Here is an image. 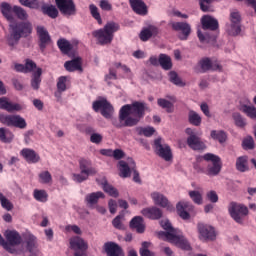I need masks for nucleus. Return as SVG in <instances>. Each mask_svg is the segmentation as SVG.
<instances>
[{
    "mask_svg": "<svg viewBox=\"0 0 256 256\" xmlns=\"http://www.w3.org/2000/svg\"><path fill=\"white\" fill-rule=\"evenodd\" d=\"M37 35L39 37V47L41 53H45V49H47V45L51 43V36L45 27L37 26L36 28Z\"/></svg>",
    "mask_w": 256,
    "mask_h": 256,
    "instance_id": "15",
    "label": "nucleus"
},
{
    "mask_svg": "<svg viewBox=\"0 0 256 256\" xmlns=\"http://www.w3.org/2000/svg\"><path fill=\"white\" fill-rule=\"evenodd\" d=\"M197 36L200 43H211V41H215V36H210L209 34H202L201 30L197 31Z\"/></svg>",
    "mask_w": 256,
    "mask_h": 256,
    "instance_id": "54",
    "label": "nucleus"
},
{
    "mask_svg": "<svg viewBox=\"0 0 256 256\" xmlns=\"http://www.w3.org/2000/svg\"><path fill=\"white\" fill-rule=\"evenodd\" d=\"M147 111H151V108H149L145 102L134 101L131 104H126L121 107L118 119H112V125L116 127V129H123V127H135L139 125Z\"/></svg>",
    "mask_w": 256,
    "mask_h": 256,
    "instance_id": "1",
    "label": "nucleus"
},
{
    "mask_svg": "<svg viewBox=\"0 0 256 256\" xmlns=\"http://www.w3.org/2000/svg\"><path fill=\"white\" fill-rule=\"evenodd\" d=\"M159 65L164 69V71H169L173 68V63L171 62V57L166 54L159 55Z\"/></svg>",
    "mask_w": 256,
    "mask_h": 256,
    "instance_id": "38",
    "label": "nucleus"
},
{
    "mask_svg": "<svg viewBox=\"0 0 256 256\" xmlns=\"http://www.w3.org/2000/svg\"><path fill=\"white\" fill-rule=\"evenodd\" d=\"M204 161H211V164H208L205 173L208 177H217L219 173H221V169L223 164L221 163V157L213 154V153H206L203 156Z\"/></svg>",
    "mask_w": 256,
    "mask_h": 256,
    "instance_id": "6",
    "label": "nucleus"
},
{
    "mask_svg": "<svg viewBox=\"0 0 256 256\" xmlns=\"http://www.w3.org/2000/svg\"><path fill=\"white\" fill-rule=\"evenodd\" d=\"M170 238L168 241L169 243H174L176 247H179V249H182L183 251H191V244L189 243V240L183 234L180 230H178L174 235L168 234Z\"/></svg>",
    "mask_w": 256,
    "mask_h": 256,
    "instance_id": "13",
    "label": "nucleus"
},
{
    "mask_svg": "<svg viewBox=\"0 0 256 256\" xmlns=\"http://www.w3.org/2000/svg\"><path fill=\"white\" fill-rule=\"evenodd\" d=\"M199 65L201 67V73H207V71H211L213 69V62L209 58H203L200 60Z\"/></svg>",
    "mask_w": 256,
    "mask_h": 256,
    "instance_id": "48",
    "label": "nucleus"
},
{
    "mask_svg": "<svg viewBox=\"0 0 256 256\" xmlns=\"http://www.w3.org/2000/svg\"><path fill=\"white\" fill-rule=\"evenodd\" d=\"M190 199L196 203V205H201L203 203V196H201V193L199 191H190L189 192Z\"/></svg>",
    "mask_w": 256,
    "mask_h": 256,
    "instance_id": "62",
    "label": "nucleus"
},
{
    "mask_svg": "<svg viewBox=\"0 0 256 256\" xmlns=\"http://www.w3.org/2000/svg\"><path fill=\"white\" fill-rule=\"evenodd\" d=\"M242 112L245 113V115H247V117H249L250 119L256 120V108H255V106L244 105V106H242Z\"/></svg>",
    "mask_w": 256,
    "mask_h": 256,
    "instance_id": "50",
    "label": "nucleus"
},
{
    "mask_svg": "<svg viewBox=\"0 0 256 256\" xmlns=\"http://www.w3.org/2000/svg\"><path fill=\"white\" fill-rule=\"evenodd\" d=\"M33 197L36 201H39L40 203H47L49 199V194H47V191L45 190L35 189L33 192Z\"/></svg>",
    "mask_w": 256,
    "mask_h": 256,
    "instance_id": "44",
    "label": "nucleus"
},
{
    "mask_svg": "<svg viewBox=\"0 0 256 256\" xmlns=\"http://www.w3.org/2000/svg\"><path fill=\"white\" fill-rule=\"evenodd\" d=\"M197 231L200 241H215L217 239L215 228L209 224L199 222L197 224Z\"/></svg>",
    "mask_w": 256,
    "mask_h": 256,
    "instance_id": "8",
    "label": "nucleus"
},
{
    "mask_svg": "<svg viewBox=\"0 0 256 256\" xmlns=\"http://www.w3.org/2000/svg\"><path fill=\"white\" fill-rule=\"evenodd\" d=\"M99 199H105V194L101 191L90 193L85 197V201L90 207L97 205L99 203Z\"/></svg>",
    "mask_w": 256,
    "mask_h": 256,
    "instance_id": "31",
    "label": "nucleus"
},
{
    "mask_svg": "<svg viewBox=\"0 0 256 256\" xmlns=\"http://www.w3.org/2000/svg\"><path fill=\"white\" fill-rule=\"evenodd\" d=\"M57 47L63 55H69L73 51V44L65 38H60L57 41Z\"/></svg>",
    "mask_w": 256,
    "mask_h": 256,
    "instance_id": "32",
    "label": "nucleus"
},
{
    "mask_svg": "<svg viewBox=\"0 0 256 256\" xmlns=\"http://www.w3.org/2000/svg\"><path fill=\"white\" fill-rule=\"evenodd\" d=\"M41 75H43V69L37 68L32 74L30 85L34 91H39L41 87Z\"/></svg>",
    "mask_w": 256,
    "mask_h": 256,
    "instance_id": "33",
    "label": "nucleus"
},
{
    "mask_svg": "<svg viewBox=\"0 0 256 256\" xmlns=\"http://www.w3.org/2000/svg\"><path fill=\"white\" fill-rule=\"evenodd\" d=\"M230 35L233 37H237L239 33H241V14L239 12H231L230 13Z\"/></svg>",
    "mask_w": 256,
    "mask_h": 256,
    "instance_id": "16",
    "label": "nucleus"
},
{
    "mask_svg": "<svg viewBox=\"0 0 256 256\" xmlns=\"http://www.w3.org/2000/svg\"><path fill=\"white\" fill-rule=\"evenodd\" d=\"M90 15L95 19L98 25H103V19L101 18V13H99V8L95 4L89 5Z\"/></svg>",
    "mask_w": 256,
    "mask_h": 256,
    "instance_id": "45",
    "label": "nucleus"
},
{
    "mask_svg": "<svg viewBox=\"0 0 256 256\" xmlns=\"http://www.w3.org/2000/svg\"><path fill=\"white\" fill-rule=\"evenodd\" d=\"M102 188H103V191H105V193H108L110 197H114V198L119 197V190H117V188H115L113 185L107 183V180H105L102 183Z\"/></svg>",
    "mask_w": 256,
    "mask_h": 256,
    "instance_id": "41",
    "label": "nucleus"
},
{
    "mask_svg": "<svg viewBox=\"0 0 256 256\" xmlns=\"http://www.w3.org/2000/svg\"><path fill=\"white\" fill-rule=\"evenodd\" d=\"M0 123L6 125V127L27 129V121L21 115L0 114Z\"/></svg>",
    "mask_w": 256,
    "mask_h": 256,
    "instance_id": "7",
    "label": "nucleus"
},
{
    "mask_svg": "<svg viewBox=\"0 0 256 256\" xmlns=\"http://www.w3.org/2000/svg\"><path fill=\"white\" fill-rule=\"evenodd\" d=\"M236 169L241 173L249 171V166L247 165V156H240L236 160Z\"/></svg>",
    "mask_w": 256,
    "mask_h": 256,
    "instance_id": "43",
    "label": "nucleus"
},
{
    "mask_svg": "<svg viewBox=\"0 0 256 256\" xmlns=\"http://www.w3.org/2000/svg\"><path fill=\"white\" fill-rule=\"evenodd\" d=\"M40 183L47 185L53 181V177L49 171H44L39 174Z\"/></svg>",
    "mask_w": 256,
    "mask_h": 256,
    "instance_id": "56",
    "label": "nucleus"
},
{
    "mask_svg": "<svg viewBox=\"0 0 256 256\" xmlns=\"http://www.w3.org/2000/svg\"><path fill=\"white\" fill-rule=\"evenodd\" d=\"M137 131L139 135H144V137H152V135L155 133V128L153 127H139L137 128Z\"/></svg>",
    "mask_w": 256,
    "mask_h": 256,
    "instance_id": "61",
    "label": "nucleus"
},
{
    "mask_svg": "<svg viewBox=\"0 0 256 256\" xmlns=\"http://www.w3.org/2000/svg\"><path fill=\"white\" fill-rule=\"evenodd\" d=\"M0 109H4V111H21V106L18 103H11L7 101L6 97L0 98Z\"/></svg>",
    "mask_w": 256,
    "mask_h": 256,
    "instance_id": "30",
    "label": "nucleus"
},
{
    "mask_svg": "<svg viewBox=\"0 0 256 256\" xmlns=\"http://www.w3.org/2000/svg\"><path fill=\"white\" fill-rule=\"evenodd\" d=\"M160 225L162 228H164V230L166 232H163V231L159 232L158 237L160 239H166V241H169L172 238L169 235H175L179 231V229L173 228V226L171 225V222H169V220H162L160 222Z\"/></svg>",
    "mask_w": 256,
    "mask_h": 256,
    "instance_id": "19",
    "label": "nucleus"
},
{
    "mask_svg": "<svg viewBox=\"0 0 256 256\" xmlns=\"http://www.w3.org/2000/svg\"><path fill=\"white\" fill-rule=\"evenodd\" d=\"M210 137L219 143H225L227 141V133L223 130H212Z\"/></svg>",
    "mask_w": 256,
    "mask_h": 256,
    "instance_id": "40",
    "label": "nucleus"
},
{
    "mask_svg": "<svg viewBox=\"0 0 256 256\" xmlns=\"http://www.w3.org/2000/svg\"><path fill=\"white\" fill-rule=\"evenodd\" d=\"M130 227L136 229L137 233H145V226L143 225V218L141 216H135L130 221Z\"/></svg>",
    "mask_w": 256,
    "mask_h": 256,
    "instance_id": "35",
    "label": "nucleus"
},
{
    "mask_svg": "<svg viewBox=\"0 0 256 256\" xmlns=\"http://www.w3.org/2000/svg\"><path fill=\"white\" fill-rule=\"evenodd\" d=\"M57 89L60 93L67 91V76H60L57 81Z\"/></svg>",
    "mask_w": 256,
    "mask_h": 256,
    "instance_id": "57",
    "label": "nucleus"
},
{
    "mask_svg": "<svg viewBox=\"0 0 256 256\" xmlns=\"http://www.w3.org/2000/svg\"><path fill=\"white\" fill-rule=\"evenodd\" d=\"M104 251L107 256H125L123 248L115 242H106L104 244Z\"/></svg>",
    "mask_w": 256,
    "mask_h": 256,
    "instance_id": "20",
    "label": "nucleus"
},
{
    "mask_svg": "<svg viewBox=\"0 0 256 256\" xmlns=\"http://www.w3.org/2000/svg\"><path fill=\"white\" fill-rule=\"evenodd\" d=\"M24 240L26 243L27 251L33 255V253H35V250L37 249V237L32 234H26L24 236Z\"/></svg>",
    "mask_w": 256,
    "mask_h": 256,
    "instance_id": "34",
    "label": "nucleus"
},
{
    "mask_svg": "<svg viewBox=\"0 0 256 256\" xmlns=\"http://www.w3.org/2000/svg\"><path fill=\"white\" fill-rule=\"evenodd\" d=\"M42 13L47 15L51 19H57L59 17V10L54 5H44L42 6Z\"/></svg>",
    "mask_w": 256,
    "mask_h": 256,
    "instance_id": "36",
    "label": "nucleus"
},
{
    "mask_svg": "<svg viewBox=\"0 0 256 256\" xmlns=\"http://www.w3.org/2000/svg\"><path fill=\"white\" fill-rule=\"evenodd\" d=\"M176 210L179 217L184 219V221H187V219H191L189 212L193 211V204L187 201L178 202L176 205Z\"/></svg>",
    "mask_w": 256,
    "mask_h": 256,
    "instance_id": "18",
    "label": "nucleus"
},
{
    "mask_svg": "<svg viewBox=\"0 0 256 256\" xmlns=\"http://www.w3.org/2000/svg\"><path fill=\"white\" fill-rule=\"evenodd\" d=\"M142 215H144V217H147L148 219L157 220L163 217V211L157 207H150L143 209Z\"/></svg>",
    "mask_w": 256,
    "mask_h": 256,
    "instance_id": "29",
    "label": "nucleus"
},
{
    "mask_svg": "<svg viewBox=\"0 0 256 256\" xmlns=\"http://www.w3.org/2000/svg\"><path fill=\"white\" fill-rule=\"evenodd\" d=\"M15 139V135L9 129L0 128V141L2 143H11Z\"/></svg>",
    "mask_w": 256,
    "mask_h": 256,
    "instance_id": "39",
    "label": "nucleus"
},
{
    "mask_svg": "<svg viewBox=\"0 0 256 256\" xmlns=\"http://www.w3.org/2000/svg\"><path fill=\"white\" fill-rule=\"evenodd\" d=\"M24 65H25L26 73H31L33 69H37V64L31 59H26Z\"/></svg>",
    "mask_w": 256,
    "mask_h": 256,
    "instance_id": "63",
    "label": "nucleus"
},
{
    "mask_svg": "<svg viewBox=\"0 0 256 256\" xmlns=\"http://www.w3.org/2000/svg\"><path fill=\"white\" fill-rule=\"evenodd\" d=\"M228 213L233 220L239 225H243V221H245V217L249 215V208L243 204H239L237 202H230L228 206Z\"/></svg>",
    "mask_w": 256,
    "mask_h": 256,
    "instance_id": "5",
    "label": "nucleus"
},
{
    "mask_svg": "<svg viewBox=\"0 0 256 256\" xmlns=\"http://www.w3.org/2000/svg\"><path fill=\"white\" fill-rule=\"evenodd\" d=\"M188 121L190 125H193L194 127H199L201 125L202 119L197 112L190 110L188 113Z\"/></svg>",
    "mask_w": 256,
    "mask_h": 256,
    "instance_id": "42",
    "label": "nucleus"
},
{
    "mask_svg": "<svg viewBox=\"0 0 256 256\" xmlns=\"http://www.w3.org/2000/svg\"><path fill=\"white\" fill-rule=\"evenodd\" d=\"M130 7L136 15L145 16L149 11L147 10V4L143 0H129Z\"/></svg>",
    "mask_w": 256,
    "mask_h": 256,
    "instance_id": "24",
    "label": "nucleus"
},
{
    "mask_svg": "<svg viewBox=\"0 0 256 256\" xmlns=\"http://www.w3.org/2000/svg\"><path fill=\"white\" fill-rule=\"evenodd\" d=\"M173 31H180L178 36L180 41H187L189 35H191V25L187 22H173L171 24Z\"/></svg>",
    "mask_w": 256,
    "mask_h": 256,
    "instance_id": "14",
    "label": "nucleus"
},
{
    "mask_svg": "<svg viewBox=\"0 0 256 256\" xmlns=\"http://www.w3.org/2000/svg\"><path fill=\"white\" fill-rule=\"evenodd\" d=\"M154 149L156 155L164 159V161H171L173 159V152H171V147L167 144H163L161 138L154 140Z\"/></svg>",
    "mask_w": 256,
    "mask_h": 256,
    "instance_id": "12",
    "label": "nucleus"
},
{
    "mask_svg": "<svg viewBox=\"0 0 256 256\" xmlns=\"http://www.w3.org/2000/svg\"><path fill=\"white\" fill-rule=\"evenodd\" d=\"M92 109L95 113H101L102 117L105 119H111L113 115V105L107 101V99L96 100L92 104Z\"/></svg>",
    "mask_w": 256,
    "mask_h": 256,
    "instance_id": "9",
    "label": "nucleus"
},
{
    "mask_svg": "<svg viewBox=\"0 0 256 256\" xmlns=\"http://www.w3.org/2000/svg\"><path fill=\"white\" fill-rule=\"evenodd\" d=\"M70 249L74 252V256H87L89 245L79 236H74L70 239Z\"/></svg>",
    "mask_w": 256,
    "mask_h": 256,
    "instance_id": "11",
    "label": "nucleus"
},
{
    "mask_svg": "<svg viewBox=\"0 0 256 256\" xmlns=\"http://www.w3.org/2000/svg\"><path fill=\"white\" fill-rule=\"evenodd\" d=\"M232 117L236 127H239L240 129H243L246 127L247 122L245 121V118H243V116H241L239 113L237 112L233 113Z\"/></svg>",
    "mask_w": 256,
    "mask_h": 256,
    "instance_id": "49",
    "label": "nucleus"
},
{
    "mask_svg": "<svg viewBox=\"0 0 256 256\" xmlns=\"http://www.w3.org/2000/svg\"><path fill=\"white\" fill-rule=\"evenodd\" d=\"M130 163H132V165L129 166L127 162L123 160L119 161L120 177H122L123 179L131 177V169L135 168V161H133V159H130Z\"/></svg>",
    "mask_w": 256,
    "mask_h": 256,
    "instance_id": "27",
    "label": "nucleus"
},
{
    "mask_svg": "<svg viewBox=\"0 0 256 256\" xmlns=\"http://www.w3.org/2000/svg\"><path fill=\"white\" fill-rule=\"evenodd\" d=\"M158 31L157 28L150 26L148 28L143 29L140 32V39L141 41H149L153 35H157Z\"/></svg>",
    "mask_w": 256,
    "mask_h": 256,
    "instance_id": "37",
    "label": "nucleus"
},
{
    "mask_svg": "<svg viewBox=\"0 0 256 256\" xmlns=\"http://www.w3.org/2000/svg\"><path fill=\"white\" fill-rule=\"evenodd\" d=\"M56 7L64 17L77 15V6L73 0H55Z\"/></svg>",
    "mask_w": 256,
    "mask_h": 256,
    "instance_id": "10",
    "label": "nucleus"
},
{
    "mask_svg": "<svg viewBox=\"0 0 256 256\" xmlns=\"http://www.w3.org/2000/svg\"><path fill=\"white\" fill-rule=\"evenodd\" d=\"M20 155L28 163H39V161H41V156L31 148H23L20 151Z\"/></svg>",
    "mask_w": 256,
    "mask_h": 256,
    "instance_id": "23",
    "label": "nucleus"
},
{
    "mask_svg": "<svg viewBox=\"0 0 256 256\" xmlns=\"http://www.w3.org/2000/svg\"><path fill=\"white\" fill-rule=\"evenodd\" d=\"M6 240L10 245H21L23 238H21V234L15 230H7L4 234Z\"/></svg>",
    "mask_w": 256,
    "mask_h": 256,
    "instance_id": "28",
    "label": "nucleus"
},
{
    "mask_svg": "<svg viewBox=\"0 0 256 256\" xmlns=\"http://www.w3.org/2000/svg\"><path fill=\"white\" fill-rule=\"evenodd\" d=\"M9 29L8 45L14 47L21 39L27 38L33 33V24L29 21L10 22Z\"/></svg>",
    "mask_w": 256,
    "mask_h": 256,
    "instance_id": "2",
    "label": "nucleus"
},
{
    "mask_svg": "<svg viewBox=\"0 0 256 256\" xmlns=\"http://www.w3.org/2000/svg\"><path fill=\"white\" fill-rule=\"evenodd\" d=\"M201 23H202V29L204 31H217L219 29V21L217 19L209 16V15H204L201 18Z\"/></svg>",
    "mask_w": 256,
    "mask_h": 256,
    "instance_id": "22",
    "label": "nucleus"
},
{
    "mask_svg": "<svg viewBox=\"0 0 256 256\" xmlns=\"http://www.w3.org/2000/svg\"><path fill=\"white\" fill-rule=\"evenodd\" d=\"M187 145L193 151H203L205 149V143L201 141V138L197 135H192L187 138Z\"/></svg>",
    "mask_w": 256,
    "mask_h": 256,
    "instance_id": "26",
    "label": "nucleus"
},
{
    "mask_svg": "<svg viewBox=\"0 0 256 256\" xmlns=\"http://www.w3.org/2000/svg\"><path fill=\"white\" fill-rule=\"evenodd\" d=\"M64 68L66 71H69V73H73L75 71H80V73H83L81 58L77 57L70 61H66L64 63Z\"/></svg>",
    "mask_w": 256,
    "mask_h": 256,
    "instance_id": "25",
    "label": "nucleus"
},
{
    "mask_svg": "<svg viewBox=\"0 0 256 256\" xmlns=\"http://www.w3.org/2000/svg\"><path fill=\"white\" fill-rule=\"evenodd\" d=\"M0 245H1V247H3V249L8 251V253H15V249H13V247H15L16 245H13V244L5 241V238H3V236L1 234H0Z\"/></svg>",
    "mask_w": 256,
    "mask_h": 256,
    "instance_id": "59",
    "label": "nucleus"
},
{
    "mask_svg": "<svg viewBox=\"0 0 256 256\" xmlns=\"http://www.w3.org/2000/svg\"><path fill=\"white\" fill-rule=\"evenodd\" d=\"M169 81L170 83H173V85H177L178 87H185V83L183 82V80H181V78L175 71L169 72Z\"/></svg>",
    "mask_w": 256,
    "mask_h": 256,
    "instance_id": "47",
    "label": "nucleus"
},
{
    "mask_svg": "<svg viewBox=\"0 0 256 256\" xmlns=\"http://www.w3.org/2000/svg\"><path fill=\"white\" fill-rule=\"evenodd\" d=\"M0 10L3 17H5V19L10 23H15V17H17V19H19L20 21H27V19H29V14L27 13V10L21 6H11V4L7 2H2L0 5ZM13 14L15 16H13Z\"/></svg>",
    "mask_w": 256,
    "mask_h": 256,
    "instance_id": "4",
    "label": "nucleus"
},
{
    "mask_svg": "<svg viewBox=\"0 0 256 256\" xmlns=\"http://www.w3.org/2000/svg\"><path fill=\"white\" fill-rule=\"evenodd\" d=\"M157 103L159 107H161L162 109H166L167 113H173L174 108H173V103H171V101L165 98H159L157 100Z\"/></svg>",
    "mask_w": 256,
    "mask_h": 256,
    "instance_id": "46",
    "label": "nucleus"
},
{
    "mask_svg": "<svg viewBox=\"0 0 256 256\" xmlns=\"http://www.w3.org/2000/svg\"><path fill=\"white\" fill-rule=\"evenodd\" d=\"M0 204L1 207L6 211H12L13 209V203H11V201H9V199H7L3 193H0Z\"/></svg>",
    "mask_w": 256,
    "mask_h": 256,
    "instance_id": "51",
    "label": "nucleus"
},
{
    "mask_svg": "<svg viewBox=\"0 0 256 256\" xmlns=\"http://www.w3.org/2000/svg\"><path fill=\"white\" fill-rule=\"evenodd\" d=\"M242 147L246 151L255 149V140H253V137L247 136L246 138H244V140L242 141Z\"/></svg>",
    "mask_w": 256,
    "mask_h": 256,
    "instance_id": "52",
    "label": "nucleus"
},
{
    "mask_svg": "<svg viewBox=\"0 0 256 256\" xmlns=\"http://www.w3.org/2000/svg\"><path fill=\"white\" fill-rule=\"evenodd\" d=\"M151 198L155 205H159V207H163L164 209H167V211H175V207L172 206L171 202H169V199H167L165 195L159 192H153L151 194Z\"/></svg>",
    "mask_w": 256,
    "mask_h": 256,
    "instance_id": "17",
    "label": "nucleus"
},
{
    "mask_svg": "<svg viewBox=\"0 0 256 256\" xmlns=\"http://www.w3.org/2000/svg\"><path fill=\"white\" fill-rule=\"evenodd\" d=\"M121 29L119 23L111 21L105 24L101 29L92 32V36L97 40L99 45H111L115 33Z\"/></svg>",
    "mask_w": 256,
    "mask_h": 256,
    "instance_id": "3",
    "label": "nucleus"
},
{
    "mask_svg": "<svg viewBox=\"0 0 256 256\" xmlns=\"http://www.w3.org/2000/svg\"><path fill=\"white\" fill-rule=\"evenodd\" d=\"M211 3H213V0H200V9L204 13H209L213 11V6H211Z\"/></svg>",
    "mask_w": 256,
    "mask_h": 256,
    "instance_id": "55",
    "label": "nucleus"
},
{
    "mask_svg": "<svg viewBox=\"0 0 256 256\" xmlns=\"http://www.w3.org/2000/svg\"><path fill=\"white\" fill-rule=\"evenodd\" d=\"M19 3L29 9H39V0H19Z\"/></svg>",
    "mask_w": 256,
    "mask_h": 256,
    "instance_id": "53",
    "label": "nucleus"
},
{
    "mask_svg": "<svg viewBox=\"0 0 256 256\" xmlns=\"http://www.w3.org/2000/svg\"><path fill=\"white\" fill-rule=\"evenodd\" d=\"M122 216L118 215L112 220V225L115 227V229H119L120 231L125 229L123 226V223L121 222Z\"/></svg>",
    "mask_w": 256,
    "mask_h": 256,
    "instance_id": "64",
    "label": "nucleus"
},
{
    "mask_svg": "<svg viewBox=\"0 0 256 256\" xmlns=\"http://www.w3.org/2000/svg\"><path fill=\"white\" fill-rule=\"evenodd\" d=\"M0 245H1V247H3V249L8 251V253H15V249H13V247H15L16 245H13V244L5 241V238H3V236L1 234H0Z\"/></svg>",
    "mask_w": 256,
    "mask_h": 256,
    "instance_id": "58",
    "label": "nucleus"
},
{
    "mask_svg": "<svg viewBox=\"0 0 256 256\" xmlns=\"http://www.w3.org/2000/svg\"><path fill=\"white\" fill-rule=\"evenodd\" d=\"M79 167H80V173H83L84 175H88V177L97 175V169L93 167L91 160H87L85 158L80 159Z\"/></svg>",
    "mask_w": 256,
    "mask_h": 256,
    "instance_id": "21",
    "label": "nucleus"
},
{
    "mask_svg": "<svg viewBox=\"0 0 256 256\" xmlns=\"http://www.w3.org/2000/svg\"><path fill=\"white\" fill-rule=\"evenodd\" d=\"M0 245H1V247H3V249L8 251V253H15V249H13V247H15L16 245H13V244L5 241V238H3V236L1 234H0Z\"/></svg>",
    "mask_w": 256,
    "mask_h": 256,
    "instance_id": "60",
    "label": "nucleus"
}]
</instances>
